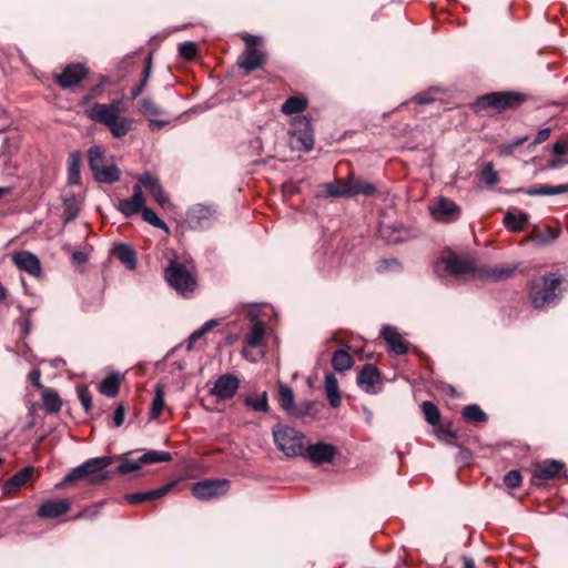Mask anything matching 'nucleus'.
Instances as JSON below:
<instances>
[{
    "label": "nucleus",
    "mask_w": 568,
    "mask_h": 568,
    "mask_svg": "<svg viewBox=\"0 0 568 568\" xmlns=\"http://www.w3.org/2000/svg\"><path fill=\"white\" fill-rule=\"evenodd\" d=\"M123 100L114 99L110 103H93L84 110V115L91 121L109 129L112 136L121 139L133 128V119L121 114Z\"/></svg>",
    "instance_id": "1"
},
{
    "label": "nucleus",
    "mask_w": 568,
    "mask_h": 568,
    "mask_svg": "<svg viewBox=\"0 0 568 568\" xmlns=\"http://www.w3.org/2000/svg\"><path fill=\"white\" fill-rule=\"evenodd\" d=\"M113 462L114 457L109 456L88 459L68 473L60 485H65L79 479H85L91 485H100L111 477V473L106 468Z\"/></svg>",
    "instance_id": "2"
},
{
    "label": "nucleus",
    "mask_w": 568,
    "mask_h": 568,
    "mask_svg": "<svg viewBox=\"0 0 568 568\" xmlns=\"http://www.w3.org/2000/svg\"><path fill=\"white\" fill-rule=\"evenodd\" d=\"M276 447L286 456L295 457L304 453V434L287 425H276L272 430Z\"/></svg>",
    "instance_id": "3"
},
{
    "label": "nucleus",
    "mask_w": 568,
    "mask_h": 568,
    "mask_svg": "<svg viewBox=\"0 0 568 568\" xmlns=\"http://www.w3.org/2000/svg\"><path fill=\"white\" fill-rule=\"evenodd\" d=\"M164 275L169 285L183 296H187L195 290V276L183 263L171 260L165 268Z\"/></svg>",
    "instance_id": "4"
},
{
    "label": "nucleus",
    "mask_w": 568,
    "mask_h": 568,
    "mask_svg": "<svg viewBox=\"0 0 568 568\" xmlns=\"http://www.w3.org/2000/svg\"><path fill=\"white\" fill-rule=\"evenodd\" d=\"M561 278L554 273L541 276L532 282L530 298L535 308H542L557 298V287Z\"/></svg>",
    "instance_id": "5"
},
{
    "label": "nucleus",
    "mask_w": 568,
    "mask_h": 568,
    "mask_svg": "<svg viewBox=\"0 0 568 568\" xmlns=\"http://www.w3.org/2000/svg\"><path fill=\"white\" fill-rule=\"evenodd\" d=\"M525 97L521 93L513 91L504 92H491L477 99L475 108L477 111L485 109H494L496 111H503L506 109H513L521 104Z\"/></svg>",
    "instance_id": "6"
},
{
    "label": "nucleus",
    "mask_w": 568,
    "mask_h": 568,
    "mask_svg": "<svg viewBox=\"0 0 568 568\" xmlns=\"http://www.w3.org/2000/svg\"><path fill=\"white\" fill-rule=\"evenodd\" d=\"M474 270L473 263L450 252L442 255L434 263V272L442 278L446 276L459 277Z\"/></svg>",
    "instance_id": "7"
},
{
    "label": "nucleus",
    "mask_w": 568,
    "mask_h": 568,
    "mask_svg": "<svg viewBox=\"0 0 568 568\" xmlns=\"http://www.w3.org/2000/svg\"><path fill=\"white\" fill-rule=\"evenodd\" d=\"M217 219V212L213 204L196 203L189 207L186 222L194 231H204L212 227Z\"/></svg>",
    "instance_id": "8"
},
{
    "label": "nucleus",
    "mask_w": 568,
    "mask_h": 568,
    "mask_svg": "<svg viewBox=\"0 0 568 568\" xmlns=\"http://www.w3.org/2000/svg\"><path fill=\"white\" fill-rule=\"evenodd\" d=\"M245 42V50L237 59V64L245 73H250L261 68L265 58L264 54L257 50V45L261 43V38L252 34H244L242 37Z\"/></svg>",
    "instance_id": "9"
},
{
    "label": "nucleus",
    "mask_w": 568,
    "mask_h": 568,
    "mask_svg": "<svg viewBox=\"0 0 568 568\" xmlns=\"http://www.w3.org/2000/svg\"><path fill=\"white\" fill-rule=\"evenodd\" d=\"M430 215L437 222L450 223L460 216V206L445 196H437L428 207Z\"/></svg>",
    "instance_id": "10"
},
{
    "label": "nucleus",
    "mask_w": 568,
    "mask_h": 568,
    "mask_svg": "<svg viewBox=\"0 0 568 568\" xmlns=\"http://www.w3.org/2000/svg\"><path fill=\"white\" fill-rule=\"evenodd\" d=\"M298 128L291 131L290 146L296 151L307 152L313 149L314 133L310 121L303 118L296 122Z\"/></svg>",
    "instance_id": "11"
},
{
    "label": "nucleus",
    "mask_w": 568,
    "mask_h": 568,
    "mask_svg": "<svg viewBox=\"0 0 568 568\" xmlns=\"http://www.w3.org/2000/svg\"><path fill=\"white\" fill-rule=\"evenodd\" d=\"M227 488L229 480L226 479H206L195 483L192 487V494L197 499L206 500L226 493Z\"/></svg>",
    "instance_id": "12"
},
{
    "label": "nucleus",
    "mask_w": 568,
    "mask_h": 568,
    "mask_svg": "<svg viewBox=\"0 0 568 568\" xmlns=\"http://www.w3.org/2000/svg\"><path fill=\"white\" fill-rule=\"evenodd\" d=\"M337 449L334 445L327 443H316L304 447L303 455L314 464L331 463L334 460Z\"/></svg>",
    "instance_id": "13"
},
{
    "label": "nucleus",
    "mask_w": 568,
    "mask_h": 568,
    "mask_svg": "<svg viewBox=\"0 0 568 568\" xmlns=\"http://www.w3.org/2000/svg\"><path fill=\"white\" fill-rule=\"evenodd\" d=\"M88 74V69L81 63L67 65L63 71L55 75L57 83L62 89H69L81 82Z\"/></svg>",
    "instance_id": "14"
},
{
    "label": "nucleus",
    "mask_w": 568,
    "mask_h": 568,
    "mask_svg": "<svg viewBox=\"0 0 568 568\" xmlns=\"http://www.w3.org/2000/svg\"><path fill=\"white\" fill-rule=\"evenodd\" d=\"M358 387L367 394H375L381 382L378 369L372 364H365L357 376Z\"/></svg>",
    "instance_id": "15"
},
{
    "label": "nucleus",
    "mask_w": 568,
    "mask_h": 568,
    "mask_svg": "<svg viewBox=\"0 0 568 568\" xmlns=\"http://www.w3.org/2000/svg\"><path fill=\"white\" fill-rule=\"evenodd\" d=\"M239 385L240 382L236 377L232 375H222L216 379L214 387L210 393L219 399H230L235 395Z\"/></svg>",
    "instance_id": "16"
},
{
    "label": "nucleus",
    "mask_w": 568,
    "mask_h": 568,
    "mask_svg": "<svg viewBox=\"0 0 568 568\" xmlns=\"http://www.w3.org/2000/svg\"><path fill=\"white\" fill-rule=\"evenodd\" d=\"M13 264L22 271H26L32 276L41 274V265L39 258L29 251H21L12 254Z\"/></svg>",
    "instance_id": "17"
},
{
    "label": "nucleus",
    "mask_w": 568,
    "mask_h": 568,
    "mask_svg": "<svg viewBox=\"0 0 568 568\" xmlns=\"http://www.w3.org/2000/svg\"><path fill=\"white\" fill-rule=\"evenodd\" d=\"M144 207V196L140 184L133 185V195L130 199H123L119 202L118 210L124 216H132L142 212Z\"/></svg>",
    "instance_id": "18"
},
{
    "label": "nucleus",
    "mask_w": 568,
    "mask_h": 568,
    "mask_svg": "<svg viewBox=\"0 0 568 568\" xmlns=\"http://www.w3.org/2000/svg\"><path fill=\"white\" fill-rule=\"evenodd\" d=\"M565 468V464L556 459H546L537 464L532 476L540 480H550L557 477Z\"/></svg>",
    "instance_id": "19"
},
{
    "label": "nucleus",
    "mask_w": 568,
    "mask_h": 568,
    "mask_svg": "<svg viewBox=\"0 0 568 568\" xmlns=\"http://www.w3.org/2000/svg\"><path fill=\"white\" fill-rule=\"evenodd\" d=\"M140 184L144 185L146 189H149L150 193L152 194L154 201L164 207L170 203V199L165 191L163 190L162 185L160 184L159 180L153 176L150 173H144L139 176Z\"/></svg>",
    "instance_id": "20"
},
{
    "label": "nucleus",
    "mask_w": 568,
    "mask_h": 568,
    "mask_svg": "<svg viewBox=\"0 0 568 568\" xmlns=\"http://www.w3.org/2000/svg\"><path fill=\"white\" fill-rule=\"evenodd\" d=\"M568 192V184H559V185H540L538 187H529V189H509V190H500L503 194H515V193H525L529 196L537 195H557Z\"/></svg>",
    "instance_id": "21"
},
{
    "label": "nucleus",
    "mask_w": 568,
    "mask_h": 568,
    "mask_svg": "<svg viewBox=\"0 0 568 568\" xmlns=\"http://www.w3.org/2000/svg\"><path fill=\"white\" fill-rule=\"evenodd\" d=\"M70 507L67 499L49 500L39 507L37 515L41 518H57L68 513Z\"/></svg>",
    "instance_id": "22"
},
{
    "label": "nucleus",
    "mask_w": 568,
    "mask_h": 568,
    "mask_svg": "<svg viewBox=\"0 0 568 568\" xmlns=\"http://www.w3.org/2000/svg\"><path fill=\"white\" fill-rule=\"evenodd\" d=\"M173 483L152 489L149 491L133 493L125 495L124 499L129 504H140L144 501H151L164 497L173 487Z\"/></svg>",
    "instance_id": "23"
},
{
    "label": "nucleus",
    "mask_w": 568,
    "mask_h": 568,
    "mask_svg": "<svg viewBox=\"0 0 568 568\" xmlns=\"http://www.w3.org/2000/svg\"><path fill=\"white\" fill-rule=\"evenodd\" d=\"M381 336L386 341L389 348L396 355H404L407 353V345L395 327L388 325L383 326Z\"/></svg>",
    "instance_id": "24"
},
{
    "label": "nucleus",
    "mask_w": 568,
    "mask_h": 568,
    "mask_svg": "<svg viewBox=\"0 0 568 568\" xmlns=\"http://www.w3.org/2000/svg\"><path fill=\"white\" fill-rule=\"evenodd\" d=\"M33 474L32 467H24L23 469L19 470L17 474H14L11 478H9L2 487L4 495H12L18 489H20L24 484H27Z\"/></svg>",
    "instance_id": "25"
},
{
    "label": "nucleus",
    "mask_w": 568,
    "mask_h": 568,
    "mask_svg": "<svg viewBox=\"0 0 568 568\" xmlns=\"http://www.w3.org/2000/svg\"><path fill=\"white\" fill-rule=\"evenodd\" d=\"M529 215L524 211L508 210L505 215L503 223L505 227L510 232H520L528 224Z\"/></svg>",
    "instance_id": "26"
},
{
    "label": "nucleus",
    "mask_w": 568,
    "mask_h": 568,
    "mask_svg": "<svg viewBox=\"0 0 568 568\" xmlns=\"http://www.w3.org/2000/svg\"><path fill=\"white\" fill-rule=\"evenodd\" d=\"M346 185L348 189V197L359 194L371 196L376 193V186L373 183L358 178L351 176L346 180Z\"/></svg>",
    "instance_id": "27"
},
{
    "label": "nucleus",
    "mask_w": 568,
    "mask_h": 568,
    "mask_svg": "<svg viewBox=\"0 0 568 568\" xmlns=\"http://www.w3.org/2000/svg\"><path fill=\"white\" fill-rule=\"evenodd\" d=\"M113 255L129 270L136 267L135 251L128 244L121 243L114 246Z\"/></svg>",
    "instance_id": "28"
},
{
    "label": "nucleus",
    "mask_w": 568,
    "mask_h": 568,
    "mask_svg": "<svg viewBox=\"0 0 568 568\" xmlns=\"http://www.w3.org/2000/svg\"><path fill=\"white\" fill-rule=\"evenodd\" d=\"M325 392L331 407H338L341 404L338 382L332 373L325 375Z\"/></svg>",
    "instance_id": "29"
},
{
    "label": "nucleus",
    "mask_w": 568,
    "mask_h": 568,
    "mask_svg": "<svg viewBox=\"0 0 568 568\" xmlns=\"http://www.w3.org/2000/svg\"><path fill=\"white\" fill-rule=\"evenodd\" d=\"M354 359L352 355L344 349H337L332 356V366L336 372H345L352 368Z\"/></svg>",
    "instance_id": "30"
},
{
    "label": "nucleus",
    "mask_w": 568,
    "mask_h": 568,
    "mask_svg": "<svg viewBox=\"0 0 568 568\" xmlns=\"http://www.w3.org/2000/svg\"><path fill=\"white\" fill-rule=\"evenodd\" d=\"M535 241L539 245H547L555 242L561 234L560 227L546 226L541 232H538V226H534Z\"/></svg>",
    "instance_id": "31"
},
{
    "label": "nucleus",
    "mask_w": 568,
    "mask_h": 568,
    "mask_svg": "<svg viewBox=\"0 0 568 568\" xmlns=\"http://www.w3.org/2000/svg\"><path fill=\"white\" fill-rule=\"evenodd\" d=\"M120 381L121 378L116 373H111L102 379L99 390L108 397H114L119 392Z\"/></svg>",
    "instance_id": "32"
},
{
    "label": "nucleus",
    "mask_w": 568,
    "mask_h": 568,
    "mask_svg": "<svg viewBox=\"0 0 568 568\" xmlns=\"http://www.w3.org/2000/svg\"><path fill=\"white\" fill-rule=\"evenodd\" d=\"M278 402L280 406L283 410L287 413H293L294 410V393L291 387L283 384L282 382L278 383Z\"/></svg>",
    "instance_id": "33"
},
{
    "label": "nucleus",
    "mask_w": 568,
    "mask_h": 568,
    "mask_svg": "<svg viewBox=\"0 0 568 568\" xmlns=\"http://www.w3.org/2000/svg\"><path fill=\"white\" fill-rule=\"evenodd\" d=\"M307 106V100L302 97H291L282 104V112L287 115L303 112Z\"/></svg>",
    "instance_id": "34"
},
{
    "label": "nucleus",
    "mask_w": 568,
    "mask_h": 568,
    "mask_svg": "<svg viewBox=\"0 0 568 568\" xmlns=\"http://www.w3.org/2000/svg\"><path fill=\"white\" fill-rule=\"evenodd\" d=\"M88 160L92 173H95L97 171L103 169L106 165L104 153L98 145H93L89 149Z\"/></svg>",
    "instance_id": "35"
},
{
    "label": "nucleus",
    "mask_w": 568,
    "mask_h": 568,
    "mask_svg": "<svg viewBox=\"0 0 568 568\" xmlns=\"http://www.w3.org/2000/svg\"><path fill=\"white\" fill-rule=\"evenodd\" d=\"M94 179L101 183H114L120 179V171L114 164L105 165L103 169L93 173Z\"/></svg>",
    "instance_id": "36"
},
{
    "label": "nucleus",
    "mask_w": 568,
    "mask_h": 568,
    "mask_svg": "<svg viewBox=\"0 0 568 568\" xmlns=\"http://www.w3.org/2000/svg\"><path fill=\"white\" fill-rule=\"evenodd\" d=\"M81 155L79 152H72L68 162V181L70 184H78L80 181Z\"/></svg>",
    "instance_id": "37"
},
{
    "label": "nucleus",
    "mask_w": 568,
    "mask_h": 568,
    "mask_svg": "<svg viewBox=\"0 0 568 568\" xmlns=\"http://www.w3.org/2000/svg\"><path fill=\"white\" fill-rule=\"evenodd\" d=\"M42 402L45 412L50 414L58 413L62 406L59 395L50 389H44L42 393Z\"/></svg>",
    "instance_id": "38"
},
{
    "label": "nucleus",
    "mask_w": 568,
    "mask_h": 568,
    "mask_svg": "<svg viewBox=\"0 0 568 568\" xmlns=\"http://www.w3.org/2000/svg\"><path fill=\"white\" fill-rule=\"evenodd\" d=\"M265 335V325L262 322H255L246 335V343L251 347L261 346Z\"/></svg>",
    "instance_id": "39"
},
{
    "label": "nucleus",
    "mask_w": 568,
    "mask_h": 568,
    "mask_svg": "<svg viewBox=\"0 0 568 568\" xmlns=\"http://www.w3.org/2000/svg\"><path fill=\"white\" fill-rule=\"evenodd\" d=\"M462 415L467 422L484 423L488 419L487 414L476 404L465 406Z\"/></svg>",
    "instance_id": "40"
},
{
    "label": "nucleus",
    "mask_w": 568,
    "mask_h": 568,
    "mask_svg": "<svg viewBox=\"0 0 568 568\" xmlns=\"http://www.w3.org/2000/svg\"><path fill=\"white\" fill-rule=\"evenodd\" d=\"M325 195L328 197H348L346 181L336 180L325 184Z\"/></svg>",
    "instance_id": "41"
},
{
    "label": "nucleus",
    "mask_w": 568,
    "mask_h": 568,
    "mask_svg": "<svg viewBox=\"0 0 568 568\" xmlns=\"http://www.w3.org/2000/svg\"><path fill=\"white\" fill-rule=\"evenodd\" d=\"M244 404L250 407L254 412H268V402H267V393L263 392L261 396H247L244 399Z\"/></svg>",
    "instance_id": "42"
},
{
    "label": "nucleus",
    "mask_w": 568,
    "mask_h": 568,
    "mask_svg": "<svg viewBox=\"0 0 568 568\" xmlns=\"http://www.w3.org/2000/svg\"><path fill=\"white\" fill-rule=\"evenodd\" d=\"M422 410H423L424 417L428 424H430L433 426L439 425L440 413L434 403H432L429 400L423 402Z\"/></svg>",
    "instance_id": "43"
},
{
    "label": "nucleus",
    "mask_w": 568,
    "mask_h": 568,
    "mask_svg": "<svg viewBox=\"0 0 568 568\" xmlns=\"http://www.w3.org/2000/svg\"><path fill=\"white\" fill-rule=\"evenodd\" d=\"M479 180L487 186H494L495 184L498 183L499 175L491 162H487L483 165V169L479 174Z\"/></svg>",
    "instance_id": "44"
},
{
    "label": "nucleus",
    "mask_w": 568,
    "mask_h": 568,
    "mask_svg": "<svg viewBox=\"0 0 568 568\" xmlns=\"http://www.w3.org/2000/svg\"><path fill=\"white\" fill-rule=\"evenodd\" d=\"M217 325L215 320H210L203 324L199 329L194 331L187 339L186 351H191L193 348L194 343H196L200 338L203 337L205 333L211 331L213 327Z\"/></svg>",
    "instance_id": "45"
},
{
    "label": "nucleus",
    "mask_w": 568,
    "mask_h": 568,
    "mask_svg": "<svg viewBox=\"0 0 568 568\" xmlns=\"http://www.w3.org/2000/svg\"><path fill=\"white\" fill-rule=\"evenodd\" d=\"M140 458L142 465L155 464L162 462H170L172 459V455L169 452L149 450L144 453Z\"/></svg>",
    "instance_id": "46"
},
{
    "label": "nucleus",
    "mask_w": 568,
    "mask_h": 568,
    "mask_svg": "<svg viewBox=\"0 0 568 568\" xmlns=\"http://www.w3.org/2000/svg\"><path fill=\"white\" fill-rule=\"evenodd\" d=\"M113 457H114V460L115 459L121 460V464L116 468V471L121 475H126L129 473L136 471L142 466L141 458H139L138 460H131V459L124 458V456H113Z\"/></svg>",
    "instance_id": "47"
},
{
    "label": "nucleus",
    "mask_w": 568,
    "mask_h": 568,
    "mask_svg": "<svg viewBox=\"0 0 568 568\" xmlns=\"http://www.w3.org/2000/svg\"><path fill=\"white\" fill-rule=\"evenodd\" d=\"M164 407V390L162 386H156L155 394L152 400L150 418L155 419L160 416Z\"/></svg>",
    "instance_id": "48"
},
{
    "label": "nucleus",
    "mask_w": 568,
    "mask_h": 568,
    "mask_svg": "<svg viewBox=\"0 0 568 568\" xmlns=\"http://www.w3.org/2000/svg\"><path fill=\"white\" fill-rule=\"evenodd\" d=\"M139 111L143 115L162 114V110L151 98H143L139 101Z\"/></svg>",
    "instance_id": "49"
},
{
    "label": "nucleus",
    "mask_w": 568,
    "mask_h": 568,
    "mask_svg": "<svg viewBox=\"0 0 568 568\" xmlns=\"http://www.w3.org/2000/svg\"><path fill=\"white\" fill-rule=\"evenodd\" d=\"M141 213H142L143 220L145 222H148L149 224H151L152 226L164 230V231H169L165 222L163 220H161L153 210L144 206Z\"/></svg>",
    "instance_id": "50"
},
{
    "label": "nucleus",
    "mask_w": 568,
    "mask_h": 568,
    "mask_svg": "<svg viewBox=\"0 0 568 568\" xmlns=\"http://www.w3.org/2000/svg\"><path fill=\"white\" fill-rule=\"evenodd\" d=\"M197 45L192 41L182 42L179 45V53L186 60H193L196 55Z\"/></svg>",
    "instance_id": "51"
},
{
    "label": "nucleus",
    "mask_w": 568,
    "mask_h": 568,
    "mask_svg": "<svg viewBox=\"0 0 568 568\" xmlns=\"http://www.w3.org/2000/svg\"><path fill=\"white\" fill-rule=\"evenodd\" d=\"M515 271V266H500V267H494L491 268L487 275L495 280H503L509 277Z\"/></svg>",
    "instance_id": "52"
},
{
    "label": "nucleus",
    "mask_w": 568,
    "mask_h": 568,
    "mask_svg": "<svg viewBox=\"0 0 568 568\" xmlns=\"http://www.w3.org/2000/svg\"><path fill=\"white\" fill-rule=\"evenodd\" d=\"M78 396L83 409L89 413L92 408V397L88 387H78Z\"/></svg>",
    "instance_id": "53"
},
{
    "label": "nucleus",
    "mask_w": 568,
    "mask_h": 568,
    "mask_svg": "<svg viewBox=\"0 0 568 568\" xmlns=\"http://www.w3.org/2000/svg\"><path fill=\"white\" fill-rule=\"evenodd\" d=\"M504 483L509 488H517L521 483V475L518 470H510L504 476Z\"/></svg>",
    "instance_id": "54"
},
{
    "label": "nucleus",
    "mask_w": 568,
    "mask_h": 568,
    "mask_svg": "<svg viewBox=\"0 0 568 568\" xmlns=\"http://www.w3.org/2000/svg\"><path fill=\"white\" fill-rule=\"evenodd\" d=\"M435 433L440 440H444L447 443L452 442L453 439L456 438L455 432H453L452 429L446 428L442 425H437Z\"/></svg>",
    "instance_id": "55"
},
{
    "label": "nucleus",
    "mask_w": 568,
    "mask_h": 568,
    "mask_svg": "<svg viewBox=\"0 0 568 568\" xmlns=\"http://www.w3.org/2000/svg\"><path fill=\"white\" fill-rule=\"evenodd\" d=\"M568 152V140L557 141L552 145V154L556 156L565 155Z\"/></svg>",
    "instance_id": "56"
},
{
    "label": "nucleus",
    "mask_w": 568,
    "mask_h": 568,
    "mask_svg": "<svg viewBox=\"0 0 568 568\" xmlns=\"http://www.w3.org/2000/svg\"><path fill=\"white\" fill-rule=\"evenodd\" d=\"M125 409L123 405H119L113 414V425L114 427H120L124 423Z\"/></svg>",
    "instance_id": "57"
},
{
    "label": "nucleus",
    "mask_w": 568,
    "mask_h": 568,
    "mask_svg": "<svg viewBox=\"0 0 568 568\" xmlns=\"http://www.w3.org/2000/svg\"><path fill=\"white\" fill-rule=\"evenodd\" d=\"M550 132L551 131L549 128L539 130L536 139L532 142V145H538V144L545 142L546 140H548V138L550 136Z\"/></svg>",
    "instance_id": "58"
},
{
    "label": "nucleus",
    "mask_w": 568,
    "mask_h": 568,
    "mask_svg": "<svg viewBox=\"0 0 568 568\" xmlns=\"http://www.w3.org/2000/svg\"><path fill=\"white\" fill-rule=\"evenodd\" d=\"M29 379L32 385H34L37 388H42L43 385L41 384V374L39 369H33L29 374Z\"/></svg>",
    "instance_id": "59"
},
{
    "label": "nucleus",
    "mask_w": 568,
    "mask_h": 568,
    "mask_svg": "<svg viewBox=\"0 0 568 568\" xmlns=\"http://www.w3.org/2000/svg\"><path fill=\"white\" fill-rule=\"evenodd\" d=\"M566 163V160L561 159L560 156H557L556 159H552L548 162L547 168L551 170H558L561 169Z\"/></svg>",
    "instance_id": "60"
},
{
    "label": "nucleus",
    "mask_w": 568,
    "mask_h": 568,
    "mask_svg": "<svg viewBox=\"0 0 568 568\" xmlns=\"http://www.w3.org/2000/svg\"><path fill=\"white\" fill-rule=\"evenodd\" d=\"M150 75H151L150 68L149 67H144L142 79H141V82H140V84H143V88L146 87L148 81L150 79Z\"/></svg>",
    "instance_id": "61"
},
{
    "label": "nucleus",
    "mask_w": 568,
    "mask_h": 568,
    "mask_svg": "<svg viewBox=\"0 0 568 568\" xmlns=\"http://www.w3.org/2000/svg\"><path fill=\"white\" fill-rule=\"evenodd\" d=\"M150 75H151L150 68L149 67H144L142 79H141V82H140V84H143V88L146 87L148 81L150 79Z\"/></svg>",
    "instance_id": "62"
},
{
    "label": "nucleus",
    "mask_w": 568,
    "mask_h": 568,
    "mask_svg": "<svg viewBox=\"0 0 568 568\" xmlns=\"http://www.w3.org/2000/svg\"><path fill=\"white\" fill-rule=\"evenodd\" d=\"M72 258L75 262L83 263L87 261V255L83 252L77 251L72 253Z\"/></svg>",
    "instance_id": "63"
},
{
    "label": "nucleus",
    "mask_w": 568,
    "mask_h": 568,
    "mask_svg": "<svg viewBox=\"0 0 568 568\" xmlns=\"http://www.w3.org/2000/svg\"><path fill=\"white\" fill-rule=\"evenodd\" d=\"M144 89L145 88H143V84L140 83L136 87H134L131 91V99H136L143 92Z\"/></svg>",
    "instance_id": "64"
}]
</instances>
